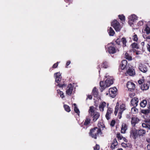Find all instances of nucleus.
<instances>
[{"label": "nucleus", "instance_id": "30", "mask_svg": "<svg viewBox=\"0 0 150 150\" xmlns=\"http://www.w3.org/2000/svg\"><path fill=\"white\" fill-rule=\"evenodd\" d=\"M127 129V125L124 124L123 125H122V133H125Z\"/></svg>", "mask_w": 150, "mask_h": 150}, {"label": "nucleus", "instance_id": "1", "mask_svg": "<svg viewBox=\"0 0 150 150\" xmlns=\"http://www.w3.org/2000/svg\"><path fill=\"white\" fill-rule=\"evenodd\" d=\"M122 72L126 76L129 75L134 76L135 74L134 70L127 65V61L126 60H122Z\"/></svg>", "mask_w": 150, "mask_h": 150}, {"label": "nucleus", "instance_id": "54", "mask_svg": "<svg viewBox=\"0 0 150 150\" xmlns=\"http://www.w3.org/2000/svg\"><path fill=\"white\" fill-rule=\"evenodd\" d=\"M126 117L127 119H129L130 117V113L127 114L126 115Z\"/></svg>", "mask_w": 150, "mask_h": 150}, {"label": "nucleus", "instance_id": "61", "mask_svg": "<svg viewBox=\"0 0 150 150\" xmlns=\"http://www.w3.org/2000/svg\"><path fill=\"white\" fill-rule=\"evenodd\" d=\"M141 45L143 46H144V42H142L141 43Z\"/></svg>", "mask_w": 150, "mask_h": 150}, {"label": "nucleus", "instance_id": "45", "mask_svg": "<svg viewBox=\"0 0 150 150\" xmlns=\"http://www.w3.org/2000/svg\"><path fill=\"white\" fill-rule=\"evenodd\" d=\"M143 21H141L138 22L137 25L139 26H141L142 25H143Z\"/></svg>", "mask_w": 150, "mask_h": 150}, {"label": "nucleus", "instance_id": "49", "mask_svg": "<svg viewBox=\"0 0 150 150\" xmlns=\"http://www.w3.org/2000/svg\"><path fill=\"white\" fill-rule=\"evenodd\" d=\"M135 95V93H129V96L130 98L133 97Z\"/></svg>", "mask_w": 150, "mask_h": 150}, {"label": "nucleus", "instance_id": "4", "mask_svg": "<svg viewBox=\"0 0 150 150\" xmlns=\"http://www.w3.org/2000/svg\"><path fill=\"white\" fill-rule=\"evenodd\" d=\"M54 76H55V81L58 83L57 86H59V87H63L66 86V85L64 83L61 84L59 83L62 78L61 74L60 73L57 72L55 73Z\"/></svg>", "mask_w": 150, "mask_h": 150}, {"label": "nucleus", "instance_id": "15", "mask_svg": "<svg viewBox=\"0 0 150 150\" xmlns=\"http://www.w3.org/2000/svg\"><path fill=\"white\" fill-rule=\"evenodd\" d=\"M139 121V120L136 117H132L131 119V123L132 126H134Z\"/></svg>", "mask_w": 150, "mask_h": 150}, {"label": "nucleus", "instance_id": "64", "mask_svg": "<svg viewBox=\"0 0 150 150\" xmlns=\"http://www.w3.org/2000/svg\"><path fill=\"white\" fill-rule=\"evenodd\" d=\"M136 54L137 55H138V54H139V53L138 52H136Z\"/></svg>", "mask_w": 150, "mask_h": 150}, {"label": "nucleus", "instance_id": "53", "mask_svg": "<svg viewBox=\"0 0 150 150\" xmlns=\"http://www.w3.org/2000/svg\"><path fill=\"white\" fill-rule=\"evenodd\" d=\"M71 63V62L70 61H68L67 63H66V66H67V67L68 66V65H69V64H70Z\"/></svg>", "mask_w": 150, "mask_h": 150}, {"label": "nucleus", "instance_id": "57", "mask_svg": "<svg viewBox=\"0 0 150 150\" xmlns=\"http://www.w3.org/2000/svg\"><path fill=\"white\" fill-rule=\"evenodd\" d=\"M146 121L148 123L150 124V118L148 119H147Z\"/></svg>", "mask_w": 150, "mask_h": 150}, {"label": "nucleus", "instance_id": "29", "mask_svg": "<svg viewBox=\"0 0 150 150\" xmlns=\"http://www.w3.org/2000/svg\"><path fill=\"white\" fill-rule=\"evenodd\" d=\"M92 93L94 97H97L98 92L96 88H95L93 89L92 91Z\"/></svg>", "mask_w": 150, "mask_h": 150}, {"label": "nucleus", "instance_id": "36", "mask_svg": "<svg viewBox=\"0 0 150 150\" xmlns=\"http://www.w3.org/2000/svg\"><path fill=\"white\" fill-rule=\"evenodd\" d=\"M57 93L58 94H59V95L60 96V97L62 98H63L64 97V95H63V93L62 91H61L59 90H57Z\"/></svg>", "mask_w": 150, "mask_h": 150}, {"label": "nucleus", "instance_id": "12", "mask_svg": "<svg viewBox=\"0 0 150 150\" xmlns=\"http://www.w3.org/2000/svg\"><path fill=\"white\" fill-rule=\"evenodd\" d=\"M113 111V110L112 108L110 107L108 108V109L105 116V118L107 120H109L110 119L111 116Z\"/></svg>", "mask_w": 150, "mask_h": 150}, {"label": "nucleus", "instance_id": "46", "mask_svg": "<svg viewBox=\"0 0 150 150\" xmlns=\"http://www.w3.org/2000/svg\"><path fill=\"white\" fill-rule=\"evenodd\" d=\"M100 149V146L96 144V146L94 147V150H98Z\"/></svg>", "mask_w": 150, "mask_h": 150}, {"label": "nucleus", "instance_id": "3", "mask_svg": "<svg viewBox=\"0 0 150 150\" xmlns=\"http://www.w3.org/2000/svg\"><path fill=\"white\" fill-rule=\"evenodd\" d=\"M101 132L100 129L97 127H95L91 129L90 132V135L93 138L96 139L97 134H100Z\"/></svg>", "mask_w": 150, "mask_h": 150}, {"label": "nucleus", "instance_id": "62", "mask_svg": "<svg viewBox=\"0 0 150 150\" xmlns=\"http://www.w3.org/2000/svg\"><path fill=\"white\" fill-rule=\"evenodd\" d=\"M138 83L139 84H141L142 83V81L139 80L138 81Z\"/></svg>", "mask_w": 150, "mask_h": 150}, {"label": "nucleus", "instance_id": "10", "mask_svg": "<svg viewBox=\"0 0 150 150\" xmlns=\"http://www.w3.org/2000/svg\"><path fill=\"white\" fill-rule=\"evenodd\" d=\"M117 89L115 87L110 88L109 90V93L110 97L112 98L115 97L116 95Z\"/></svg>", "mask_w": 150, "mask_h": 150}, {"label": "nucleus", "instance_id": "41", "mask_svg": "<svg viewBox=\"0 0 150 150\" xmlns=\"http://www.w3.org/2000/svg\"><path fill=\"white\" fill-rule=\"evenodd\" d=\"M74 110L76 113H77L78 115H79L80 113V111L77 107H74Z\"/></svg>", "mask_w": 150, "mask_h": 150}, {"label": "nucleus", "instance_id": "43", "mask_svg": "<svg viewBox=\"0 0 150 150\" xmlns=\"http://www.w3.org/2000/svg\"><path fill=\"white\" fill-rule=\"evenodd\" d=\"M142 112L145 114H147L149 113V109L142 110Z\"/></svg>", "mask_w": 150, "mask_h": 150}, {"label": "nucleus", "instance_id": "37", "mask_svg": "<svg viewBox=\"0 0 150 150\" xmlns=\"http://www.w3.org/2000/svg\"><path fill=\"white\" fill-rule=\"evenodd\" d=\"M126 42L127 41L125 38H122V46L123 47H125L126 46Z\"/></svg>", "mask_w": 150, "mask_h": 150}, {"label": "nucleus", "instance_id": "25", "mask_svg": "<svg viewBox=\"0 0 150 150\" xmlns=\"http://www.w3.org/2000/svg\"><path fill=\"white\" fill-rule=\"evenodd\" d=\"M146 100H144L140 103V105L142 107L144 108L146 106Z\"/></svg>", "mask_w": 150, "mask_h": 150}, {"label": "nucleus", "instance_id": "8", "mask_svg": "<svg viewBox=\"0 0 150 150\" xmlns=\"http://www.w3.org/2000/svg\"><path fill=\"white\" fill-rule=\"evenodd\" d=\"M110 44H108L105 47L106 50L109 53L113 54L116 52L115 48L112 46H110Z\"/></svg>", "mask_w": 150, "mask_h": 150}, {"label": "nucleus", "instance_id": "20", "mask_svg": "<svg viewBox=\"0 0 150 150\" xmlns=\"http://www.w3.org/2000/svg\"><path fill=\"white\" fill-rule=\"evenodd\" d=\"M108 32L109 35L111 36H113L115 34L114 30L111 27H110L108 29Z\"/></svg>", "mask_w": 150, "mask_h": 150}, {"label": "nucleus", "instance_id": "39", "mask_svg": "<svg viewBox=\"0 0 150 150\" xmlns=\"http://www.w3.org/2000/svg\"><path fill=\"white\" fill-rule=\"evenodd\" d=\"M145 31H146L147 34H149L150 33V28L149 27L147 26L145 29Z\"/></svg>", "mask_w": 150, "mask_h": 150}, {"label": "nucleus", "instance_id": "26", "mask_svg": "<svg viewBox=\"0 0 150 150\" xmlns=\"http://www.w3.org/2000/svg\"><path fill=\"white\" fill-rule=\"evenodd\" d=\"M125 58L126 59L129 61H131L132 60V57L130 56L126 52L125 54Z\"/></svg>", "mask_w": 150, "mask_h": 150}, {"label": "nucleus", "instance_id": "48", "mask_svg": "<svg viewBox=\"0 0 150 150\" xmlns=\"http://www.w3.org/2000/svg\"><path fill=\"white\" fill-rule=\"evenodd\" d=\"M125 23V16L122 15V24Z\"/></svg>", "mask_w": 150, "mask_h": 150}, {"label": "nucleus", "instance_id": "28", "mask_svg": "<svg viewBox=\"0 0 150 150\" xmlns=\"http://www.w3.org/2000/svg\"><path fill=\"white\" fill-rule=\"evenodd\" d=\"M94 110H93V107L91 106L90 107V109L89 110V113L90 115L91 116L93 115L94 113Z\"/></svg>", "mask_w": 150, "mask_h": 150}, {"label": "nucleus", "instance_id": "63", "mask_svg": "<svg viewBox=\"0 0 150 150\" xmlns=\"http://www.w3.org/2000/svg\"><path fill=\"white\" fill-rule=\"evenodd\" d=\"M73 105H74V107H77V106H76V104H75V103H74V104H73Z\"/></svg>", "mask_w": 150, "mask_h": 150}, {"label": "nucleus", "instance_id": "22", "mask_svg": "<svg viewBox=\"0 0 150 150\" xmlns=\"http://www.w3.org/2000/svg\"><path fill=\"white\" fill-rule=\"evenodd\" d=\"M117 143L116 139H113L111 146V148L112 149H114L115 147L117 145Z\"/></svg>", "mask_w": 150, "mask_h": 150}, {"label": "nucleus", "instance_id": "2", "mask_svg": "<svg viewBox=\"0 0 150 150\" xmlns=\"http://www.w3.org/2000/svg\"><path fill=\"white\" fill-rule=\"evenodd\" d=\"M118 112L117 117L120 119L122 117V106L120 105L119 106V104L117 103L115 106L114 113L115 115H116L117 112Z\"/></svg>", "mask_w": 150, "mask_h": 150}, {"label": "nucleus", "instance_id": "7", "mask_svg": "<svg viewBox=\"0 0 150 150\" xmlns=\"http://www.w3.org/2000/svg\"><path fill=\"white\" fill-rule=\"evenodd\" d=\"M139 69L142 72L146 73L149 69V65L147 64H141L139 65Z\"/></svg>", "mask_w": 150, "mask_h": 150}, {"label": "nucleus", "instance_id": "58", "mask_svg": "<svg viewBox=\"0 0 150 150\" xmlns=\"http://www.w3.org/2000/svg\"><path fill=\"white\" fill-rule=\"evenodd\" d=\"M146 40H150V36H149L146 37Z\"/></svg>", "mask_w": 150, "mask_h": 150}, {"label": "nucleus", "instance_id": "35", "mask_svg": "<svg viewBox=\"0 0 150 150\" xmlns=\"http://www.w3.org/2000/svg\"><path fill=\"white\" fill-rule=\"evenodd\" d=\"M64 107L65 110L67 112H69L70 111V107L68 105H64Z\"/></svg>", "mask_w": 150, "mask_h": 150}, {"label": "nucleus", "instance_id": "6", "mask_svg": "<svg viewBox=\"0 0 150 150\" xmlns=\"http://www.w3.org/2000/svg\"><path fill=\"white\" fill-rule=\"evenodd\" d=\"M105 77L106 78H108L105 81V87H107L110 86L111 84H113V78L112 77H110L109 75H108L107 74H106Z\"/></svg>", "mask_w": 150, "mask_h": 150}, {"label": "nucleus", "instance_id": "40", "mask_svg": "<svg viewBox=\"0 0 150 150\" xmlns=\"http://www.w3.org/2000/svg\"><path fill=\"white\" fill-rule=\"evenodd\" d=\"M122 41V38H120L117 39L116 41V42L117 44L119 45H120V43Z\"/></svg>", "mask_w": 150, "mask_h": 150}, {"label": "nucleus", "instance_id": "42", "mask_svg": "<svg viewBox=\"0 0 150 150\" xmlns=\"http://www.w3.org/2000/svg\"><path fill=\"white\" fill-rule=\"evenodd\" d=\"M115 120H112L110 123V125L112 127L114 126L115 124Z\"/></svg>", "mask_w": 150, "mask_h": 150}, {"label": "nucleus", "instance_id": "24", "mask_svg": "<svg viewBox=\"0 0 150 150\" xmlns=\"http://www.w3.org/2000/svg\"><path fill=\"white\" fill-rule=\"evenodd\" d=\"M122 141H123L125 143L122 142V147H126V146H128V144L127 143L128 142V140L125 138L122 137Z\"/></svg>", "mask_w": 150, "mask_h": 150}, {"label": "nucleus", "instance_id": "18", "mask_svg": "<svg viewBox=\"0 0 150 150\" xmlns=\"http://www.w3.org/2000/svg\"><path fill=\"white\" fill-rule=\"evenodd\" d=\"M106 105V103L105 102H102L100 103L99 108L100 111L103 112L104 110V108Z\"/></svg>", "mask_w": 150, "mask_h": 150}, {"label": "nucleus", "instance_id": "34", "mask_svg": "<svg viewBox=\"0 0 150 150\" xmlns=\"http://www.w3.org/2000/svg\"><path fill=\"white\" fill-rule=\"evenodd\" d=\"M102 67L105 68H107L109 67V65L107 62H104L103 63Z\"/></svg>", "mask_w": 150, "mask_h": 150}, {"label": "nucleus", "instance_id": "52", "mask_svg": "<svg viewBox=\"0 0 150 150\" xmlns=\"http://www.w3.org/2000/svg\"><path fill=\"white\" fill-rule=\"evenodd\" d=\"M122 71V65L120 64L119 68V71L120 72Z\"/></svg>", "mask_w": 150, "mask_h": 150}, {"label": "nucleus", "instance_id": "51", "mask_svg": "<svg viewBox=\"0 0 150 150\" xmlns=\"http://www.w3.org/2000/svg\"><path fill=\"white\" fill-rule=\"evenodd\" d=\"M58 65V62H57V63L54 64L53 65V67L54 68H56L57 67Z\"/></svg>", "mask_w": 150, "mask_h": 150}, {"label": "nucleus", "instance_id": "60", "mask_svg": "<svg viewBox=\"0 0 150 150\" xmlns=\"http://www.w3.org/2000/svg\"><path fill=\"white\" fill-rule=\"evenodd\" d=\"M119 19L121 20V21L122 20V16L120 15H119Z\"/></svg>", "mask_w": 150, "mask_h": 150}, {"label": "nucleus", "instance_id": "27", "mask_svg": "<svg viewBox=\"0 0 150 150\" xmlns=\"http://www.w3.org/2000/svg\"><path fill=\"white\" fill-rule=\"evenodd\" d=\"M91 120L90 118L88 117H87L84 123V125L86 126L90 124Z\"/></svg>", "mask_w": 150, "mask_h": 150}, {"label": "nucleus", "instance_id": "13", "mask_svg": "<svg viewBox=\"0 0 150 150\" xmlns=\"http://www.w3.org/2000/svg\"><path fill=\"white\" fill-rule=\"evenodd\" d=\"M73 90V86L71 84H69L68 85L66 91V94L69 95H70L71 94Z\"/></svg>", "mask_w": 150, "mask_h": 150}, {"label": "nucleus", "instance_id": "19", "mask_svg": "<svg viewBox=\"0 0 150 150\" xmlns=\"http://www.w3.org/2000/svg\"><path fill=\"white\" fill-rule=\"evenodd\" d=\"M93 115V120L94 122H95L99 117L100 114L98 112H96L94 113Z\"/></svg>", "mask_w": 150, "mask_h": 150}, {"label": "nucleus", "instance_id": "9", "mask_svg": "<svg viewBox=\"0 0 150 150\" xmlns=\"http://www.w3.org/2000/svg\"><path fill=\"white\" fill-rule=\"evenodd\" d=\"M138 129L133 128L130 132V136L134 139H136L138 136Z\"/></svg>", "mask_w": 150, "mask_h": 150}, {"label": "nucleus", "instance_id": "32", "mask_svg": "<svg viewBox=\"0 0 150 150\" xmlns=\"http://www.w3.org/2000/svg\"><path fill=\"white\" fill-rule=\"evenodd\" d=\"M100 86L101 87V88H103V89H104L106 87H105V82L104 83V82L103 81H100Z\"/></svg>", "mask_w": 150, "mask_h": 150}, {"label": "nucleus", "instance_id": "23", "mask_svg": "<svg viewBox=\"0 0 150 150\" xmlns=\"http://www.w3.org/2000/svg\"><path fill=\"white\" fill-rule=\"evenodd\" d=\"M138 136H143L146 133L145 130L143 129H138Z\"/></svg>", "mask_w": 150, "mask_h": 150}, {"label": "nucleus", "instance_id": "5", "mask_svg": "<svg viewBox=\"0 0 150 150\" xmlns=\"http://www.w3.org/2000/svg\"><path fill=\"white\" fill-rule=\"evenodd\" d=\"M111 25L114 28L116 31H119L121 30V25L116 20L113 21L111 23Z\"/></svg>", "mask_w": 150, "mask_h": 150}, {"label": "nucleus", "instance_id": "55", "mask_svg": "<svg viewBox=\"0 0 150 150\" xmlns=\"http://www.w3.org/2000/svg\"><path fill=\"white\" fill-rule=\"evenodd\" d=\"M147 148L148 150H150V143L147 145Z\"/></svg>", "mask_w": 150, "mask_h": 150}, {"label": "nucleus", "instance_id": "50", "mask_svg": "<svg viewBox=\"0 0 150 150\" xmlns=\"http://www.w3.org/2000/svg\"><path fill=\"white\" fill-rule=\"evenodd\" d=\"M126 106L125 104H122V111L126 109V108H125Z\"/></svg>", "mask_w": 150, "mask_h": 150}, {"label": "nucleus", "instance_id": "47", "mask_svg": "<svg viewBox=\"0 0 150 150\" xmlns=\"http://www.w3.org/2000/svg\"><path fill=\"white\" fill-rule=\"evenodd\" d=\"M133 22H132L131 21H129V20L128 21V23L129 24V25L132 27H133L134 24L133 23Z\"/></svg>", "mask_w": 150, "mask_h": 150}, {"label": "nucleus", "instance_id": "59", "mask_svg": "<svg viewBox=\"0 0 150 150\" xmlns=\"http://www.w3.org/2000/svg\"><path fill=\"white\" fill-rule=\"evenodd\" d=\"M146 141L148 142H150V139H149V138L146 139Z\"/></svg>", "mask_w": 150, "mask_h": 150}, {"label": "nucleus", "instance_id": "56", "mask_svg": "<svg viewBox=\"0 0 150 150\" xmlns=\"http://www.w3.org/2000/svg\"><path fill=\"white\" fill-rule=\"evenodd\" d=\"M88 98L89 99L91 100L92 99V96L91 95H88Z\"/></svg>", "mask_w": 150, "mask_h": 150}, {"label": "nucleus", "instance_id": "31", "mask_svg": "<svg viewBox=\"0 0 150 150\" xmlns=\"http://www.w3.org/2000/svg\"><path fill=\"white\" fill-rule=\"evenodd\" d=\"M136 107H134L132 108L131 112L133 114H136L138 112V109L135 108Z\"/></svg>", "mask_w": 150, "mask_h": 150}, {"label": "nucleus", "instance_id": "17", "mask_svg": "<svg viewBox=\"0 0 150 150\" xmlns=\"http://www.w3.org/2000/svg\"><path fill=\"white\" fill-rule=\"evenodd\" d=\"M138 19V17L134 14H132L129 17V20L133 22L136 21Z\"/></svg>", "mask_w": 150, "mask_h": 150}, {"label": "nucleus", "instance_id": "33", "mask_svg": "<svg viewBox=\"0 0 150 150\" xmlns=\"http://www.w3.org/2000/svg\"><path fill=\"white\" fill-rule=\"evenodd\" d=\"M132 47L133 48H136L138 49L139 48V47L137 43L134 42L131 45Z\"/></svg>", "mask_w": 150, "mask_h": 150}, {"label": "nucleus", "instance_id": "16", "mask_svg": "<svg viewBox=\"0 0 150 150\" xmlns=\"http://www.w3.org/2000/svg\"><path fill=\"white\" fill-rule=\"evenodd\" d=\"M142 127L146 129L147 130L150 129V125L146 121L144 122L142 124Z\"/></svg>", "mask_w": 150, "mask_h": 150}, {"label": "nucleus", "instance_id": "14", "mask_svg": "<svg viewBox=\"0 0 150 150\" xmlns=\"http://www.w3.org/2000/svg\"><path fill=\"white\" fill-rule=\"evenodd\" d=\"M138 102V99L136 97H134L132 98L131 101V104L134 107H136L137 105Z\"/></svg>", "mask_w": 150, "mask_h": 150}, {"label": "nucleus", "instance_id": "11", "mask_svg": "<svg viewBox=\"0 0 150 150\" xmlns=\"http://www.w3.org/2000/svg\"><path fill=\"white\" fill-rule=\"evenodd\" d=\"M135 84L131 81H128L127 84V86L128 90L130 91H132L135 88Z\"/></svg>", "mask_w": 150, "mask_h": 150}, {"label": "nucleus", "instance_id": "21", "mask_svg": "<svg viewBox=\"0 0 150 150\" xmlns=\"http://www.w3.org/2000/svg\"><path fill=\"white\" fill-rule=\"evenodd\" d=\"M149 86L147 84H144L140 86L141 89L143 91H146L149 88Z\"/></svg>", "mask_w": 150, "mask_h": 150}, {"label": "nucleus", "instance_id": "38", "mask_svg": "<svg viewBox=\"0 0 150 150\" xmlns=\"http://www.w3.org/2000/svg\"><path fill=\"white\" fill-rule=\"evenodd\" d=\"M132 39L134 41L137 42L138 40V38L137 35L136 34L134 35L133 36Z\"/></svg>", "mask_w": 150, "mask_h": 150}, {"label": "nucleus", "instance_id": "44", "mask_svg": "<svg viewBox=\"0 0 150 150\" xmlns=\"http://www.w3.org/2000/svg\"><path fill=\"white\" fill-rule=\"evenodd\" d=\"M117 137L118 140H121L122 138L120 134V133H118L117 134Z\"/></svg>", "mask_w": 150, "mask_h": 150}]
</instances>
